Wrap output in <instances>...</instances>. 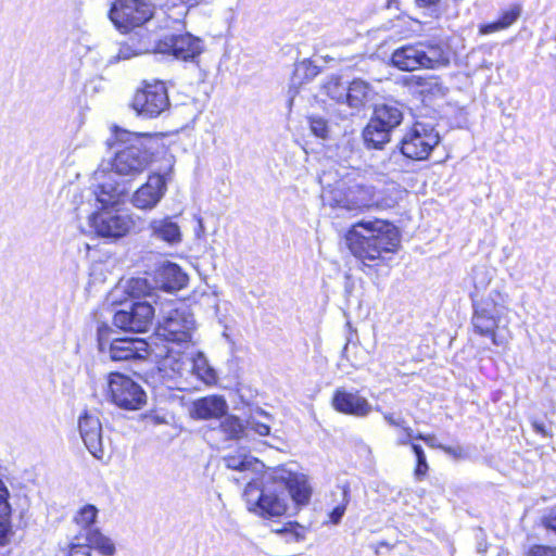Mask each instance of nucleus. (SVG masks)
I'll list each match as a JSON object with an SVG mask.
<instances>
[{
	"label": "nucleus",
	"instance_id": "f257e3e1",
	"mask_svg": "<svg viewBox=\"0 0 556 556\" xmlns=\"http://www.w3.org/2000/svg\"><path fill=\"white\" fill-rule=\"evenodd\" d=\"M311 496L307 477L287 465L266 471L261 483L252 479L243 492L249 511L263 519L285 516L290 508L289 497L296 506H305Z\"/></svg>",
	"mask_w": 556,
	"mask_h": 556
},
{
	"label": "nucleus",
	"instance_id": "f03ea898",
	"mask_svg": "<svg viewBox=\"0 0 556 556\" xmlns=\"http://www.w3.org/2000/svg\"><path fill=\"white\" fill-rule=\"evenodd\" d=\"M348 245L364 265L372 266L383 253H393L400 245L397 229L381 219L362 220L346 233Z\"/></svg>",
	"mask_w": 556,
	"mask_h": 556
},
{
	"label": "nucleus",
	"instance_id": "7ed1b4c3",
	"mask_svg": "<svg viewBox=\"0 0 556 556\" xmlns=\"http://www.w3.org/2000/svg\"><path fill=\"white\" fill-rule=\"evenodd\" d=\"M116 139L119 144L111 163L112 170L130 179L142 174L152 162L155 139L148 134L126 130H116Z\"/></svg>",
	"mask_w": 556,
	"mask_h": 556
},
{
	"label": "nucleus",
	"instance_id": "20e7f679",
	"mask_svg": "<svg viewBox=\"0 0 556 556\" xmlns=\"http://www.w3.org/2000/svg\"><path fill=\"white\" fill-rule=\"evenodd\" d=\"M392 64L401 71L439 68L450 63L445 48L438 42H417L396 49L391 56Z\"/></svg>",
	"mask_w": 556,
	"mask_h": 556
},
{
	"label": "nucleus",
	"instance_id": "39448f33",
	"mask_svg": "<svg viewBox=\"0 0 556 556\" xmlns=\"http://www.w3.org/2000/svg\"><path fill=\"white\" fill-rule=\"evenodd\" d=\"M403 121V108L399 103H383L375 108L372 117L363 130L367 148L383 149L390 141L391 132Z\"/></svg>",
	"mask_w": 556,
	"mask_h": 556
},
{
	"label": "nucleus",
	"instance_id": "423d86ee",
	"mask_svg": "<svg viewBox=\"0 0 556 556\" xmlns=\"http://www.w3.org/2000/svg\"><path fill=\"white\" fill-rule=\"evenodd\" d=\"M321 198L324 204L333 208H343L352 214L362 213L378 203L374 187L363 182H356L346 189L339 187L325 189Z\"/></svg>",
	"mask_w": 556,
	"mask_h": 556
},
{
	"label": "nucleus",
	"instance_id": "0eeeda50",
	"mask_svg": "<svg viewBox=\"0 0 556 556\" xmlns=\"http://www.w3.org/2000/svg\"><path fill=\"white\" fill-rule=\"evenodd\" d=\"M114 330L108 325L98 327V344L114 362L146 359L150 355L149 344L138 338H112Z\"/></svg>",
	"mask_w": 556,
	"mask_h": 556
},
{
	"label": "nucleus",
	"instance_id": "6e6552de",
	"mask_svg": "<svg viewBox=\"0 0 556 556\" xmlns=\"http://www.w3.org/2000/svg\"><path fill=\"white\" fill-rule=\"evenodd\" d=\"M81 205L77 208V216L80 218L86 213L88 226L99 237L103 238H122L126 236L135 226V222L130 215L121 213L113 208H99L90 212Z\"/></svg>",
	"mask_w": 556,
	"mask_h": 556
},
{
	"label": "nucleus",
	"instance_id": "1a4fd4ad",
	"mask_svg": "<svg viewBox=\"0 0 556 556\" xmlns=\"http://www.w3.org/2000/svg\"><path fill=\"white\" fill-rule=\"evenodd\" d=\"M439 142L440 135L435 127L430 123L417 121L401 139V153L407 159L424 161Z\"/></svg>",
	"mask_w": 556,
	"mask_h": 556
},
{
	"label": "nucleus",
	"instance_id": "9d476101",
	"mask_svg": "<svg viewBox=\"0 0 556 556\" xmlns=\"http://www.w3.org/2000/svg\"><path fill=\"white\" fill-rule=\"evenodd\" d=\"M153 14V4L146 0H115L109 12L110 20L122 33L141 27Z\"/></svg>",
	"mask_w": 556,
	"mask_h": 556
},
{
	"label": "nucleus",
	"instance_id": "9b49d317",
	"mask_svg": "<svg viewBox=\"0 0 556 556\" xmlns=\"http://www.w3.org/2000/svg\"><path fill=\"white\" fill-rule=\"evenodd\" d=\"M194 329L193 314L186 305H181L167 312L157 326L156 334L168 342L180 345L191 342Z\"/></svg>",
	"mask_w": 556,
	"mask_h": 556
},
{
	"label": "nucleus",
	"instance_id": "f8f14e48",
	"mask_svg": "<svg viewBox=\"0 0 556 556\" xmlns=\"http://www.w3.org/2000/svg\"><path fill=\"white\" fill-rule=\"evenodd\" d=\"M108 384L111 401L119 408L137 410L147 403L142 387L128 376L111 372Z\"/></svg>",
	"mask_w": 556,
	"mask_h": 556
},
{
	"label": "nucleus",
	"instance_id": "ddd939ff",
	"mask_svg": "<svg viewBox=\"0 0 556 556\" xmlns=\"http://www.w3.org/2000/svg\"><path fill=\"white\" fill-rule=\"evenodd\" d=\"M169 106V100L165 84L155 81L147 84L138 90L132 100V108L143 117L153 118L159 116Z\"/></svg>",
	"mask_w": 556,
	"mask_h": 556
},
{
	"label": "nucleus",
	"instance_id": "4468645a",
	"mask_svg": "<svg viewBox=\"0 0 556 556\" xmlns=\"http://www.w3.org/2000/svg\"><path fill=\"white\" fill-rule=\"evenodd\" d=\"M172 168L173 165L164 174L149 175L148 180L132 193L130 198L132 206L144 212L155 208L167 191Z\"/></svg>",
	"mask_w": 556,
	"mask_h": 556
},
{
	"label": "nucleus",
	"instance_id": "2eb2a0df",
	"mask_svg": "<svg viewBox=\"0 0 556 556\" xmlns=\"http://www.w3.org/2000/svg\"><path fill=\"white\" fill-rule=\"evenodd\" d=\"M155 311L149 302H134L115 312L113 324L125 331L146 332L153 325Z\"/></svg>",
	"mask_w": 556,
	"mask_h": 556
},
{
	"label": "nucleus",
	"instance_id": "dca6fc26",
	"mask_svg": "<svg viewBox=\"0 0 556 556\" xmlns=\"http://www.w3.org/2000/svg\"><path fill=\"white\" fill-rule=\"evenodd\" d=\"M501 294L496 291L492 292L488 299L475 304V314L472 325L477 332L482 336H491L492 341L496 344L495 329L501 318L504 306L500 305L495 298Z\"/></svg>",
	"mask_w": 556,
	"mask_h": 556
},
{
	"label": "nucleus",
	"instance_id": "f3484780",
	"mask_svg": "<svg viewBox=\"0 0 556 556\" xmlns=\"http://www.w3.org/2000/svg\"><path fill=\"white\" fill-rule=\"evenodd\" d=\"M202 52L201 40L190 34L169 35L155 38L154 53L173 54L184 61L192 60Z\"/></svg>",
	"mask_w": 556,
	"mask_h": 556
},
{
	"label": "nucleus",
	"instance_id": "a211bd4d",
	"mask_svg": "<svg viewBox=\"0 0 556 556\" xmlns=\"http://www.w3.org/2000/svg\"><path fill=\"white\" fill-rule=\"evenodd\" d=\"M78 429L89 453L97 459L103 460L106 453L103 444L102 424L98 413L86 410L78 419Z\"/></svg>",
	"mask_w": 556,
	"mask_h": 556
},
{
	"label": "nucleus",
	"instance_id": "6ab92c4d",
	"mask_svg": "<svg viewBox=\"0 0 556 556\" xmlns=\"http://www.w3.org/2000/svg\"><path fill=\"white\" fill-rule=\"evenodd\" d=\"M331 405L337 412L355 417H366L371 412L367 399L361 396L357 391L349 392L344 388L334 390Z\"/></svg>",
	"mask_w": 556,
	"mask_h": 556
},
{
	"label": "nucleus",
	"instance_id": "aec40b11",
	"mask_svg": "<svg viewBox=\"0 0 556 556\" xmlns=\"http://www.w3.org/2000/svg\"><path fill=\"white\" fill-rule=\"evenodd\" d=\"M227 409L228 405L223 396L211 395L193 402L191 416L197 419L219 418Z\"/></svg>",
	"mask_w": 556,
	"mask_h": 556
},
{
	"label": "nucleus",
	"instance_id": "412c9836",
	"mask_svg": "<svg viewBox=\"0 0 556 556\" xmlns=\"http://www.w3.org/2000/svg\"><path fill=\"white\" fill-rule=\"evenodd\" d=\"M188 281V275L174 263L164 264L156 274L157 286L170 292L184 289Z\"/></svg>",
	"mask_w": 556,
	"mask_h": 556
},
{
	"label": "nucleus",
	"instance_id": "4be33fe9",
	"mask_svg": "<svg viewBox=\"0 0 556 556\" xmlns=\"http://www.w3.org/2000/svg\"><path fill=\"white\" fill-rule=\"evenodd\" d=\"M223 462L228 469L237 470L240 472H258L262 470L264 465L244 448H240L235 453L226 454L223 457Z\"/></svg>",
	"mask_w": 556,
	"mask_h": 556
},
{
	"label": "nucleus",
	"instance_id": "5701e85b",
	"mask_svg": "<svg viewBox=\"0 0 556 556\" xmlns=\"http://www.w3.org/2000/svg\"><path fill=\"white\" fill-rule=\"evenodd\" d=\"M151 236L170 245L181 241L180 227L170 217L153 219L149 224Z\"/></svg>",
	"mask_w": 556,
	"mask_h": 556
},
{
	"label": "nucleus",
	"instance_id": "b1692460",
	"mask_svg": "<svg viewBox=\"0 0 556 556\" xmlns=\"http://www.w3.org/2000/svg\"><path fill=\"white\" fill-rule=\"evenodd\" d=\"M375 91L369 83L363 79H354L348 86V105L359 112L368 102L372 101Z\"/></svg>",
	"mask_w": 556,
	"mask_h": 556
},
{
	"label": "nucleus",
	"instance_id": "393cba45",
	"mask_svg": "<svg viewBox=\"0 0 556 556\" xmlns=\"http://www.w3.org/2000/svg\"><path fill=\"white\" fill-rule=\"evenodd\" d=\"M91 194L94 195L96 202L101 205L100 208H109L122 201L125 188L121 185L105 181L99 185Z\"/></svg>",
	"mask_w": 556,
	"mask_h": 556
},
{
	"label": "nucleus",
	"instance_id": "a878e982",
	"mask_svg": "<svg viewBox=\"0 0 556 556\" xmlns=\"http://www.w3.org/2000/svg\"><path fill=\"white\" fill-rule=\"evenodd\" d=\"M79 534L84 536V541L90 551L94 549L102 556H115V543L99 529H88L86 532H79Z\"/></svg>",
	"mask_w": 556,
	"mask_h": 556
},
{
	"label": "nucleus",
	"instance_id": "bb28decb",
	"mask_svg": "<svg viewBox=\"0 0 556 556\" xmlns=\"http://www.w3.org/2000/svg\"><path fill=\"white\" fill-rule=\"evenodd\" d=\"M189 376H194L207 386H212L217 380L215 369L208 364L206 356L199 351L192 350V359Z\"/></svg>",
	"mask_w": 556,
	"mask_h": 556
},
{
	"label": "nucleus",
	"instance_id": "cd10ccee",
	"mask_svg": "<svg viewBox=\"0 0 556 556\" xmlns=\"http://www.w3.org/2000/svg\"><path fill=\"white\" fill-rule=\"evenodd\" d=\"M191 359L192 350L175 351L174 349H169L163 361V365L170 368L180 377H188L190 374Z\"/></svg>",
	"mask_w": 556,
	"mask_h": 556
},
{
	"label": "nucleus",
	"instance_id": "c85d7f7f",
	"mask_svg": "<svg viewBox=\"0 0 556 556\" xmlns=\"http://www.w3.org/2000/svg\"><path fill=\"white\" fill-rule=\"evenodd\" d=\"M155 38L151 35L143 37L137 43H123L119 47L117 55L113 56L111 62H118L121 60H129L132 56L154 52Z\"/></svg>",
	"mask_w": 556,
	"mask_h": 556
},
{
	"label": "nucleus",
	"instance_id": "c756f323",
	"mask_svg": "<svg viewBox=\"0 0 556 556\" xmlns=\"http://www.w3.org/2000/svg\"><path fill=\"white\" fill-rule=\"evenodd\" d=\"M98 509L91 504L83 506L74 517V521L81 528L79 532H86L88 529H93L92 525L96 522Z\"/></svg>",
	"mask_w": 556,
	"mask_h": 556
},
{
	"label": "nucleus",
	"instance_id": "7c9ffc66",
	"mask_svg": "<svg viewBox=\"0 0 556 556\" xmlns=\"http://www.w3.org/2000/svg\"><path fill=\"white\" fill-rule=\"evenodd\" d=\"M220 431L226 435L228 439H240L244 432H245V426L242 424V421L236 417V416H227L222 422H220Z\"/></svg>",
	"mask_w": 556,
	"mask_h": 556
},
{
	"label": "nucleus",
	"instance_id": "2f4dec72",
	"mask_svg": "<svg viewBox=\"0 0 556 556\" xmlns=\"http://www.w3.org/2000/svg\"><path fill=\"white\" fill-rule=\"evenodd\" d=\"M11 507L8 502L0 505V545H7L13 534L10 520Z\"/></svg>",
	"mask_w": 556,
	"mask_h": 556
},
{
	"label": "nucleus",
	"instance_id": "473e14b6",
	"mask_svg": "<svg viewBox=\"0 0 556 556\" xmlns=\"http://www.w3.org/2000/svg\"><path fill=\"white\" fill-rule=\"evenodd\" d=\"M342 501L336 506L329 514L330 522L333 525L340 523L343 515L345 514L346 506L350 502V486L348 484H343L341 486Z\"/></svg>",
	"mask_w": 556,
	"mask_h": 556
},
{
	"label": "nucleus",
	"instance_id": "72a5a7b5",
	"mask_svg": "<svg viewBox=\"0 0 556 556\" xmlns=\"http://www.w3.org/2000/svg\"><path fill=\"white\" fill-rule=\"evenodd\" d=\"M150 285L146 278H131L125 286V291L134 298L146 295L150 292Z\"/></svg>",
	"mask_w": 556,
	"mask_h": 556
},
{
	"label": "nucleus",
	"instance_id": "f704fd0d",
	"mask_svg": "<svg viewBox=\"0 0 556 556\" xmlns=\"http://www.w3.org/2000/svg\"><path fill=\"white\" fill-rule=\"evenodd\" d=\"M325 88L329 98L336 100L338 103L348 104V87L342 85L339 80L329 81Z\"/></svg>",
	"mask_w": 556,
	"mask_h": 556
},
{
	"label": "nucleus",
	"instance_id": "c9c22d12",
	"mask_svg": "<svg viewBox=\"0 0 556 556\" xmlns=\"http://www.w3.org/2000/svg\"><path fill=\"white\" fill-rule=\"evenodd\" d=\"M412 450L417 458V466L415 468L414 476L418 481H421L426 477L429 469L426 454L422 447L415 443L412 444Z\"/></svg>",
	"mask_w": 556,
	"mask_h": 556
},
{
	"label": "nucleus",
	"instance_id": "e433bc0d",
	"mask_svg": "<svg viewBox=\"0 0 556 556\" xmlns=\"http://www.w3.org/2000/svg\"><path fill=\"white\" fill-rule=\"evenodd\" d=\"M358 354L364 355V351L361 346L346 343L342 351V361L346 359L351 363L353 368H358L363 365V357H358Z\"/></svg>",
	"mask_w": 556,
	"mask_h": 556
},
{
	"label": "nucleus",
	"instance_id": "4c0bfd02",
	"mask_svg": "<svg viewBox=\"0 0 556 556\" xmlns=\"http://www.w3.org/2000/svg\"><path fill=\"white\" fill-rule=\"evenodd\" d=\"M67 556H91L90 548L79 533L72 539Z\"/></svg>",
	"mask_w": 556,
	"mask_h": 556
},
{
	"label": "nucleus",
	"instance_id": "58836bf2",
	"mask_svg": "<svg viewBox=\"0 0 556 556\" xmlns=\"http://www.w3.org/2000/svg\"><path fill=\"white\" fill-rule=\"evenodd\" d=\"M521 14V7L519 4L513 5L509 10L504 11L498 18L501 26L508 28L513 25Z\"/></svg>",
	"mask_w": 556,
	"mask_h": 556
},
{
	"label": "nucleus",
	"instance_id": "ea45409f",
	"mask_svg": "<svg viewBox=\"0 0 556 556\" xmlns=\"http://www.w3.org/2000/svg\"><path fill=\"white\" fill-rule=\"evenodd\" d=\"M276 533L290 534L295 541L304 540V528L298 522H290L281 529H277Z\"/></svg>",
	"mask_w": 556,
	"mask_h": 556
},
{
	"label": "nucleus",
	"instance_id": "a19ab883",
	"mask_svg": "<svg viewBox=\"0 0 556 556\" xmlns=\"http://www.w3.org/2000/svg\"><path fill=\"white\" fill-rule=\"evenodd\" d=\"M311 129L319 138H326L328 134L327 122L320 117H312L309 121Z\"/></svg>",
	"mask_w": 556,
	"mask_h": 556
},
{
	"label": "nucleus",
	"instance_id": "79ce46f5",
	"mask_svg": "<svg viewBox=\"0 0 556 556\" xmlns=\"http://www.w3.org/2000/svg\"><path fill=\"white\" fill-rule=\"evenodd\" d=\"M247 426L254 430L258 435L266 437L270 432V427L264 422L257 421L254 417H251L247 421Z\"/></svg>",
	"mask_w": 556,
	"mask_h": 556
},
{
	"label": "nucleus",
	"instance_id": "37998d69",
	"mask_svg": "<svg viewBox=\"0 0 556 556\" xmlns=\"http://www.w3.org/2000/svg\"><path fill=\"white\" fill-rule=\"evenodd\" d=\"M529 556H556V547L534 545L530 548Z\"/></svg>",
	"mask_w": 556,
	"mask_h": 556
},
{
	"label": "nucleus",
	"instance_id": "c03bdc74",
	"mask_svg": "<svg viewBox=\"0 0 556 556\" xmlns=\"http://www.w3.org/2000/svg\"><path fill=\"white\" fill-rule=\"evenodd\" d=\"M402 432L399 434L397 438V444L399 445H407L412 439H416V435H414V431L410 427L407 425L403 427Z\"/></svg>",
	"mask_w": 556,
	"mask_h": 556
},
{
	"label": "nucleus",
	"instance_id": "a18cd8bd",
	"mask_svg": "<svg viewBox=\"0 0 556 556\" xmlns=\"http://www.w3.org/2000/svg\"><path fill=\"white\" fill-rule=\"evenodd\" d=\"M384 420L392 427H397L402 429L406 426V421L401 416H395L394 414L386 413L383 414Z\"/></svg>",
	"mask_w": 556,
	"mask_h": 556
},
{
	"label": "nucleus",
	"instance_id": "49530a36",
	"mask_svg": "<svg viewBox=\"0 0 556 556\" xmlns=\"http://www.w3.org/2000/svg\"><path fill=\"white\" fill-rule=\"evenodd\" d=\"M502 29H505V28L503 26H501V23L498 21H496V22H493L490 24L482 25L480 27V33L483 35H488V34L495 33V31H498Z\"/></svg>",
	"mask_w": 556,
	"mask_h": 556
},
{
	"label": "nucleus",
	"instance_id": "de8ad7c7",
	"mask_svg": "<svg viewBox=\"0 0 556 556\" xmlns=\"http://www.w3.org/2000/svg\"><path fill=\"white\" fill-rule=\"evenodd\" d=\"M439 448L444 451L446 454L453 456L454 458L464 457V450L460 446L452 447V446L439 445Z\"/></svg>",
	"mask_w": 556,
	"mask_h": 556
},
{
	"label": "nucleus",
	"instance_id": "09e8293b",
	"mask_svg": "<svg viewBox=\"0 0 556 556\" xmlns=\"http://www.w3.org/2000/svg\"><path fill=\"white\" fill-rule=\"evenodd\" d=\"M416 439L422 440L430 447H438L439 448L440 444L437 443V439H435V437L433 434L418 433L416 435Z\"/></svg>",
	"mask_w": 556,
	"mask_h": 556
},
{
	"label": "nucleus",
	"instance_id": "8fccbe9b",
	"mask_svg": "<svg viewBox=\"0 0 556 556\" xmlns=\"http://www.w3.org/2000/svg\"><path fill=\"white\" fill-rule=\"evenodd\" d=\"M544 525L547 529L556 533V508L552 510L547 517H545Z\"/></svg>",
	"mask_w": 556,
	"mask_h": 556
},
{
	"label": "nucleus",
	"instance_id": "3c124183",
	"mask_svg": "<svg viewBox=\"0 0 556 556\" xmlns=\"http://www.w3.org/2000/svg\"><path fill=\"white\" fill-rule=\"evenodd\" d=\"M9 497V491L4 485L3 481L0 479V505L5 503Z\"/></svg>",
	"mask_w": 556,
	"mask_h": 556
},
{
	"label": "nucleus",
	"instance_id": "603ef678",
	"mask_svg": "<svg viewBox=\"0 0 556 556\" xmlns=\"http://www.w3.org/2000/svg\"><path fill=\"white\" fill-rule=\"evenodd\" d=\"M419 5L430 7L438 3L440 0H416Z\"/></svg>",
	"mask_w": 556,
	"mask_h": 556
},
{
	"label": "nucleus",
	"instance_id": "864d4df0",
	"mask_svg": "<svg viewBox=\"0 0 556 556\" xmlns=\"http://www.w3.org/2000/svg\"><path fill=\"white\" fill-rule=\"evenodd\" d=\"M533 426H534V429H535V431L538 433H544L545 432L544 431V427L542 425H539V424L535 422V424H533Z\"/></svg>",
	"mask_w": 556,
	"mask_h": 556
},
{
	"label": "nucleus",
	"instance_id": "5fc2aeb1",
	"mask_svg": "<svg viewBox=\"0 0 556 556\" xmlns=\"http://www.w3.org/2000/svg\"><path fill=\"white\" fill-rule=\"evenodd\" d=\"M199 226H200V229L203 230V224H202L201 219H199Z\"/></svg>",
	"mask_w": 556,
	"mask_h": 556
},
{
	"label": "nucleus",
	"instance_id": "6e6d98bb",
	"mask_svg": "<svg viewBox=\"0 0 556 556\" xmlns=\"http://www.w3.org/2000/svg\"><path fill=\"white\" fill-rule=\"evenodd\" d=\"M338 366H339V368H340V369H343L344 364L342 363V361L339 363V365H338Z\"/></svg>",
	"mask_w": 556,
	"mask_h": 556
},
{
	"label": "nucleus",
	"instance_id": "4d7b16f0",
	"mask_svg": "<svg viewBox=\"0 0 556 556\" xmlns=\"http://www.w3.org/2000/svg\"><path fill=\"white\" fill-rule=\"evenodd\" d=\"M260 414L267 416V414L264 410H262V409H260Z\"/></svg>",
	"mask_w": 556,
	"mask_h": 556
}]
</instances>
